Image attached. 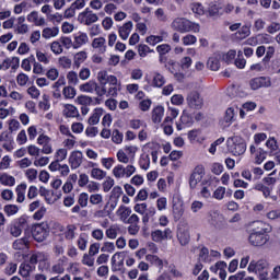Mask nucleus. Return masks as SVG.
I'll return each mask as SVG.
<instances>
[{"mask_svg": "<svg viewBox=\"0 0 280 280\" xmlns=\"http://www.w3.org/2000/svg\"><path fill=\"white\" fill-rule=\"evenodd\" d=\"M247 270L257 275L259 280H270V262L266 259L250 260Z\"/></svg>", "mask_w": 280, "mask_h": 280, "instance_id": "nucleus-1", "label": "nucleus"}, {"mask_svg": "<svg viewBox=\"0 0 280 280\" xmlns=\"http://www.w3.org/2000/svg\"><path fill=\"white\" fill-rule=\"evenodd\" d=\"M173 30L185 34L187 32H200V24L194 23L185 18H176L172 23Z\"/></svg>", "mask_w": 280, "mask_h": 280, "instance_id": "nucleus-2", "label": "nucleus"}, {"mask_svg": "<svg viewBox=\"0 0 280 280\" xmlns=\"http://www.w3.org/2000/svg\"><path fill=\"white\" fill-rule=\"evenodd\" d=\"M228 150L235 156H240L246 152V142L238 136H234L228 139Z\"/></svg>", "mask_w": 280, "mask_h": 280, "instance_id": "nucleus-3", "label": "nucleus"}, {"mask_svg": "<svg viewBox=\"0 0 280 280\" xmlns=\"http://www.w3.org/2000/svg\"><path fill=\"white\" fill-rule=\"evenodd\" d=\"M135 172H137V167H135V165L132 164H129L127 166L118 164L113 168L112 174L118 180H121V178H130V176H132Z\"/></svg>", "mask_w": 280, "mask_h": 280, "instance_id": "nucleus-4", "label": "nucleus"}, {"mask_svg": "<svg viewBox=\"0 0 280 280\" xmlns=\"http://www.w3.org/2000/svg\"><path fill=\"white\" fill-rule=\"evenodd\" d=\"M31 233L35 242H45L49 237V225L47 223L36 224L32 228Z\"/></svg>", "mask_w": 280, "mask_h": 280, "instance_id": "nucleus-5", "label": "nucleus"}, {"mask_svg": "<svg viewBox=\"0 0 280 280\" xmlns=\"http://www.w3.org/2000/svg\"><path fill=\"white\" fill-rule=\"evenodd\" d=\"M177 240L180 246H187L191 240L189 234V224L187 221H180L177 225Z\"/></svg>", "mask_w": 280, "mask_h": 280, "instance_id": "nucleus-6", "label": "nucleus"}, {"mask_svg": "<svg viewBox=\"0 0 280 280\" xmlns=\"http://www.w3.org/2000/svg\"><path fill=\"white\" fill-rule=\"evenodd\" d=\"M205 178V166L198 165L194 168L192 173L189 176V187L190 189H196L198 184Z\"/></svg>", "mask_w": 280, "mask_h": 280, "instance_id": "nucleus-7", "label": "nucleus"}, {"mask_svg": "<svg viewBox=\"0 0 280 280\" xmlns=\"http://www.w3.org/2000/svg\"><path fill=\"white\" fill-rule=\"evenodd\" d=\"M209 222L219 231L226 229V219H224V215H222V213L219 211L209 212Z\"/></svg>", "mask_w": 280, "mask_h": 280, "instance_id": "nucleus-8", "label": "nucleus"}, {"mask_svg": "<svg viewBox=\"0 0 280 280\" xmlns=\"http://www.w3.org/2000/svg\"><path fill=\"white\" fill-rule=\"evenodd\" d=\"M98 19L97 14L89 11V9L78 15V21L82 25H93V23H97Z\"/></svg>", "mask_w": 280, "mask_h": 280, "instance_id": "nucleus-9", "label": "nucleus"}, {"mask_svg": "<svg viewBox=\"0 0 280 280\" xmlns=\"http://www.w3.org/2000/svg\"><path fill=\"white\" fill-rule=\"evenodd\" d=\"M186 102L190 108H196L199 110V108H202V97H200V93L194 91L190 92L187 97Z\"/></svg>", "mask_w": 280, "mask_h": 280, "instance_id": "nucleus-10", "label": "nucleus"}, {"mask_svg": "<svg viewBox=\"0 0 280 280\" xmlns=\"http://www.w3.org/2000/svg\"><path fill=\"white\" fill-rule=\"evenodd\" d=\"M153 242H163L165 240H172V230L170 228L164 231L155 230L151 233Z\"/></svg>", "mask_w": 280, "mask_h": 280, "instance_id": "nucleus-11", "label": "nucleus"}, {"mask_svg": "<svg viewBox=\"0 0 280 280\" xmlns=\"http://www.w3.org/2000/svg\"><path fill=\"white\" fill-rule=\"evenodd\" d=\"M270 84H271L270 78L268 77H259V78L252 79L249 81V86L250 89H253V91H257V89H261V86L268 88L270 86Z\"/></svg>", "mask_w": 280, "mask_h": 280, "instance_id": "nucleus-12", "label": "nucleus"}, {"mask_svg": "<svg viewBox=\"0 0 280 280\" xmlns=\"http://www.w3.org/2000/svg\"><path fill=\"white\" fill-rule=\"evenodd\" d=\"M237 113H240L238 107H230L225 110L222 124H225L224 126H231L233 121H235V117H237Z\"/></svg>", "mask_w": 280, "mask_h": 280, "instance_id": "nucleus-13", "label": "nucleus"}, {"mask_svg": "<svg viewBox=\"0 0 280 280\" xmlns=\"http://www.w3.org/2000/svg\"><path fill=\"white\" fill-rule=\"evenodd\" d=\"M249 242L253 246H264L268 242V236L264 233L254 232L249 235Z\"/></svg>", "mask_w": 280, "mask_h": 280, "instance_id": "nucleus-14", "label": "nucleus"}, {"mask_svg": "<svg viewBox=\"0 0 280 280\" xmlns=\"http://www.w3.org/2000/svg\"><path fill=\"white\" fill-rule=\"evenodd\" d=\"M185 214V206L182 200L173 201V218L175 222H178Z\"/></svg>", "mask_w": 280, "mask_h": 280, "instance_id": "nucleus-15", "label": "nucleus"}, {"mask_svg": "<svg viewBox=\"0 0 280 280\" xmlns=\"http://www.w3.org/2000/svg\"><path fill=\"white\" fill-rule=\"evenodd\" d=\"M92 48L96 50L97 54H106V38L96 37L92 42Z\"/></svg>", "mask_w": 280, "mask_h": 280, "instance_id": "nucleus-16", "label": "nucleus"}, {"mask_svg": "<svg viewBox=\"0 0 280 280\" xmlns=\"http://www.w3.org/2000/svg\"><path fill=\"white\" fill-rule=\"evenodd\" d=\"M254 231V233H262L266 235V233H270V231H272V226L264 221H255Z\"/></svg>", "mask_w": 280, "mask_h": 280, "instance_id": "nucleus-17", "label": "nucleus"}, {"mask_svg": "<svg viewBox=\"0 0 280 280\" xmlns=\"http://www.w3.org/2000/svg\"><path fill=\"white\" fill-rule=\"evenodd\" d=\"M95 163L91 164V167H93L90 172L91 178H94V180H104L106 178V171L95 167Z\"/></svg>", "mask_w": 280, "mask_h": 280, "instance_id": "nucleus-18", "label": "nucleus"}, {"mask_svg": "<svg viewBox=\"0 0 280 280\" xmlns=\"http://www.w3.org/2000/svg\"><path fill=\"white\" fill-rule=\"evenodd\" d=\"M220 60H222V55L215 54L214 56L210 57L208 60V68L211 71H219L220 70Z\"/></svg>", "mask_w": 280, "mask_h": 280, "instance_id": "nucleus-19", "label": "nucleus"}, {"mask_svg": "<svg viewBox=\"0 0 280 280\" xmlns=\"http://www.w3.org/2000/svg\"><path fill=\"white\" fill-rule=\"evenodd\" d=\"M116 213L120 222H124V224H126V222H128V218H130V213H132V210H130V208L126 206H120Z\"/></svg>", "mask_w": 280, "mask_h": 280, "instance_id": "nucleus-20", "label": "nucleus"}, {"mask_svg": "<svg viewBox=\"0 0 280 280\" xmlns=\"http://www.w3.org/2000/svg\"><path fill=\"white\" fill-rule=\"evenodd\" d=\"M14 250H25L30 246V237L24 236L22 238H18L13 242Z\"/></svg>", "mask_w": 280, "mask_h": 280, "instance_id": "nucleus-21", "label": "nucleus"}, {"mask_svg": "<svg viewBox=\"0 0 280 280\" xmlns=\"http://www.w3.org/2000/svg\"><path fill=\"white\" fill-rule=\"evenodd\" d=\"M130 32H132V22H126L122 26L119 27L118 33L122 40H127L128 36H130Z\"/></svg>", "mask_w": 280, "mask_h": 280, "instance_id": "nucleus-22", "label": "nucleus"}, {"mask_svg": "<svg viewBox=\"0 0 280 280\" xmlns=\"http://www.w3.org/2000/svg\"><path fill=\"white\" fill-rule=\"evenodd\" d=\"M164 84H165V77L160 72H153L151 86H154L155 89H161V86H163Z\"/></svg>", "mask_w": 280, "mask_h": 280, "instance_id": "nucleus-23", "label": "nucleus"}, {"mask_svg": "<svg viewBox=\"0 0 280 280\" xmlns=\"http://www.w3.org/2000/svg\"><path fill=\"white\" fill-rule=\"evenodd\" d=\"M167 38V32L162 31L160 35H150L147 37V43L149 45H158V43H163Z\"/></svg>", "mask_w": 280, "mask_h": 280, "instance_id": "nucleus-24", "label": "nucleus"}, {"mask_svg": "<svg viewBox=\"0 0 280 280\" xmlns=\"http://www.w3.org/2000/svg\"><path fill=\"white\" fill-rule=\"evenodd\" d=\"M86 43H89V35H86V33H78L77 35H74V49H78V47H82V45H86Z\"/></svg>", "mask_w": 280, "mask_h": 280, "instance_id": "nucleus-25", "label": "nucleus"}, {"mask_svg": "<svg viewBox=\"0 0 280 280\" xmlns=\"http://www.w3.org/2000/svg\"><path fill=\"white\" fill-rule=\"evenodd\" d=\"M163 115H165V108H163V106L155 107L152 112L153 124H161L163 120Z\"/></svg>", "mask_w": 280, "mask_h": 280, "instance_id": "nucleus-26", "label": "nucleus"}, {"mask_svg": "<svg viewBox=\"0 0 280 280\" xmlns=\"http://www.w3.org/2000/svg\"><path fill=\"white\" fill-rule=\"evenodd\" d=\"M145 261L151 264V266H155V268H159V270H163V259H161L156 255H147L145 256Z\"/></svg>", "mask_w": 280, "mask_h": 280, "instance_id": "nucleus-27", "label": "nucleus"}, {"mask_svg": "<svg viewBox=\"0 0 280 280\" xmlns=\"http://www.w3.org/2000/svg\"><path fill=\"white\" fill-rule=\"evenodd\" d=\"M266 147L272 156H277V153L279 152V144L277 143V139L269 138L266 142Z\"/></svg>", "mask_w": 280, "mask_h": 280, "instance_id": "nucleus-28", "label": "nucleus"}, {"mask_svg": "<svg viewBox=\"0 0 280 280\" xmlns=\"http://www.w3.org/2000/svg\"><path fill=\"white\" fill-rule=\"evenodd\" d=\"M27 189V184H20L15 188V194L18 196L16 202H25V191Z\"/></svg>", "mask_w": 280, "mask_h": 280, "instance_id": "nucleus-29", "label": "nucleus"}, {"mask_svg": "<svg viewBox=\"0 0 280 280\" xmlns=\"http://www.w3.org/2000/svg\"><path fill=\"white\" fill-rule=\"evenodd\" d=\"M79 165H82V152L74 151L71 154V167L72 170H77Z\"/></svg>", "mask_w": 280, "mask_h": 280, "instance_id": "nucleus-30", "label": "nucleus"}, {"mask_svg": "<svg viewBox=\"0 0 280 280\" xmlns=\"http://www.w3.org/2000/svg\"><path fill=\"white\" fill-rule=\"evenodd\" d=\"M0 183L7 187H14L16 179L12 175L2 174L0 175Z\"/></svg>", "mask_w": 280, "mask_h": 280, "instance_id": "nucleus-31", "label": "nucleus"}, {"mask_svg": "<svg viewBox=\"0 0 280 280\" xmlns=\"http://www.w3.org/2000/svg\"><path fill=\"white\" fill-rule=\"evenodd\" d=\"M66 264H67V257L59 259L58 262L52 266L51 271L55 272V275H62V272H65Z\"/></svg>", "mask_w": 280, "mask_h": 280, "instance_id": "nucleus-32", "label": "nucleus"}, {"mask_svg": "<svg viewBox=\"0 0 280 280\" xmlns=\"http://www.w3.org/2000/svg\"><path fill=\"white\" fill-rule=\"evenodd\" d=\"M116 159L118 163H122L124 165H128V163H130V155L125 152L124 149L118 150L116 153Z\"/></svg>", "mask_w": 280, "mask_h": 280, "instance_id": "nucleus-33", "label": "nucleus"}, {"mask_svg": "<svg viewBox=\"0 0 280 280\" xmlns=\"http://www.w3.org/2000/svg\"><path fill=\"white\" fill-rule=\"evenodd\" d=\"M266 156H268V152L264 149H258L255 154L254 163H256V165H261V163L266 161Z\"/></svg>", "mask_w": 280, "mask_h": 280, "instance_id": "nucleus-34", "label": "nucleus"}, {"mask_svg": "<svg viewBox=\"0 0 280 280\" xmlns=\"http://www.w3.org/2000/svg\"><path fill=\"white\" fill-rule=\"evenodd\" d=\"M139 165L141 167V170H144V171L150 170V154H148V153L141 154L140 160H139Z\"/></svg>", "mask_w": 280, "mask_h": 280, "instance_id": "nucleus-35", "label": "nucleus"}, {"mask_svg": "<svg viewBox=\"0 0 280 280\" xmlns=\"http://www.w3.org/2000/svg\"><path fill=\"white\" fill-rule=\"evenodd\" d=\"M219 56H221V59L229 65V62H233V60H235L237 52L235 50H230L226 54L221 52Z\"/></svg>", "mask_w": 280, "mask_h": 280, "instance_id": "nucleus-36", "label": "nucleus"}, {"mask_svg": "<svg viewBox=\"0 0 280 280\" xmlns=\"http://www.w3.org/2000/svg\"><path fill=\"white\" fill-rule=\"evenodd\" d=\"M58 27H52V28H49V27H46L43 30V33H42V36L43 38H54V36H58Z\"/></svg>", "mask_w": 280, "mask_h": 280, "instance_id": "nucleus-37", "label": "nucleus"}, {"mask_svg": "<svg viewBox=\"0 0 280 280\" xmlns=\"http://www.w3.org/2000/svg\"><path fill=\"white\" fill-rule=\"evenodd\" d=\"M95 89H97V83H95V81H89L88 83L80 85V90L84 93H93Z\"/></svg>", "mask_w": 280, "mask_h": 280, "instance_id": "nucleus-38", "label": "nucleus"}, {"mask_svg": "<svg viewBox=\"0 0 280 280\" xmlns=\"http://www.w3.org/2000/svg\"><path fill=\"white\" fill-rule=\"evenodd\" d=\"M168 272L174 277V279H183L185 277V273H183L178 268H176V265L172 264L168 266Z\"/></svg>", "mask_w": 280, "mask_h": 280, "instance_id": "nucleus-39", "label": "nucleus"}, {"mask_svg": "<svg viewBox=\"0 0 280 280\" xmlns=\"http://www.w3.org/2000/svg\"><path fill=\"white\" fill-rule=\"evenodd\" d=\"M103 110L97 108L94 110L93 115L89 118V124L91 126H95L96 124H100V117H102Z\"/></svg>", "mask_w": 280, "mask_h": 280, "instance_id": "nucleus-40", "label": "nucleus"}, {"mask_svg": "<svg viewBox=\"0 0 280 280\" xmlns=\"http://www.w3.org/2000/svg\"><path fill=\"white\" fill-rule=\"evenodd\" d=\"M117 233H119V228H117V225H110L105 232L108 240H117Z\"/></svg>", "mask_w": 280, "mask_h": 280, "instance_id": "nucleus-41", "label": "nucleus"}, {"mask_svg": "<svg viewBox=\"0 0 280 280\" xmlns=\"http://www.w3.org/2000/svg\"><path fill=\"white\" fill-rule=\"evenodd\" d=\"M102 187L103 191H105V194H108V191H110V189L115 187V179H113V177L110 176L106 177V180L102 184Z\"/></svg>", "mask_w": 280, "mask_h": 280, "instance_id": "nucleus-42", "label": "nucleus"}, {"mask_svg": "<svg viewBox=\"0 0 280 280\" xmlns=\"http://www.w3.org/2000/svg\"><path fill=\"white\" fill-rule=\"evenodd\" d=\"M82 265L93 268L95 266V258L91 254H84L82 258Z\"/></svg>", "mask_w": 280, "mask_h": 280, "instance_id": "nucleus-43", "label": "nucleus"}, {"mask_svg": "<svg viewBox=\"0 0 280 280\" xmlns=\"http://www.w3.org/2000/svg\"><path fill=\"white\" fill-rule=\"evenodd\" d=\"M3 211L7 215H16L19 213V206L16 205H7L3 208Z\"/></svg>", "mask_w": 280, "mask_h": 280, "instance_id": "nucleus-44", "label": "nucleus"}, {"mask_svg": "<svg viewBox=\"0 0 280 280\" xmlns=\"http://www.w3.org/2000/svg\"><path fill=\"white\" fill-rule=\"evenodd\" d=\"M256 39L258 45H268L270 44L271 37L270 35L266 34V33H261L256 35Z\"/></svg>", "mask_w": 280, "mask_h": 280, "instance_id": "nucleus-45", "label": "nucleus"}, {"mask_svg": "<svg viewBox=\"0 0 280 280\" xmlns=\"http://www.w3.org/2000/svg\"><path fill=\"white\" fill-rule=\"evenodd\" d=\"M190 10L194 12V14H199V16H202V14H205V8L201 3L198 2L191 3Z\"/></svg>", "mask_w": 280, "mask_h": 280, "instance_id": "nucleus-46", "label": "nucleus"}, {"mask_svg": "<svg viewBox=\"0 0 280 280\" xmlns=\"http://www.w3.org/2000/svg\"><path fill=\"white\" fill-rule=\"evenodd\" d=\"M33 267L30 264H24L20 266V275L21 277L27 278L30 277V272H32Z\"/></svg>", "mask_w": 280, "mask_h": 280, "instance_id": "nucleus-47", "label": "nucleus"}, {"mask_svg": "<svg viewBox=\"0 0 280 280\" xmlns=\"http://www.w3.org/2000/svg\"><path fill=\"white\" fill-rule=\"evenodd\" d=\"M84 60H86V52L81 51L74 55V67H77V69L80 67V65H82V62H84Z\"/></svg>", "mask_w": 280, "mask_h": 280, "instance_id": "nucleus-48", "label": "nucleus"}, {"mask_svg": "<svg viewBox=\"0 0 280 280\" xmlns=\"http://www.w3.org/2000/svg\"><path fill=\"white\" fill-rule=\"evenodd\" d=\"M112 140L114 143H117L119 145V143L124 141V133L115 129L112 133Z\"/></svg>", "mask_w": 280, "mask_h": 280, "instance_id": "nucleus-49", "label": "nucleus"}, {"mask_svg": "<svg viewBox=\"0 0 280 280\" xmlns=\"http://www.w3.org/2000/svg\"><path fill=\"white\" fill-rule=\"evenodd\" d=\"M224 194H226V188L220 186L214 190L213 198H215V200H223Z\"/></svg>", "mask_w": 280, "mask_h": 280, "instance_id": "nucleus-50", "label": "nucleus"}, {"mask_svg": "<svg viewBox=\"0 0 280 280\" xmlns=\"http://www.w3.org/2000/svg\"><path fill=\"white\" fill-rule=\"evenodd\" d=\"M138 54L139 56H141V58H145V56H148V54H152V49H150V47L148 45H139L138 47Z\"/></svg>", "mask_w": 280, "mask_h": 280, "instance_id": "nucleus-51", "label": "nucleus"}, {"mask_svg": "<svg viewBox=\"0 0 280 280\" xmlns=\"http://www.w3.org/2000/svg\"><path fill=\"white\" fill-rule=\"evenodd\" d=\"M90 202L91 205H102V202H104V197L102 194H93L90 196Z\"/></svg>", "mask_w": 280, "mask_h": 280, "instance_id": "nucleus-52", "label": "nucleus"}, {"mask_svg": "<svg viewBox=\"0 0 280 280\" xmlns=\"http://www.w3.org/2000/svg\"><path fill=\"white\" fill-rule=\"evenodd\" d=\"M200 132L198 130H191L188 132L189 141H197L198 143H202V139L199 138Z\"/></svg>", "mask_w": 280, "mask_h": 280, "instance_id": "nucleus-53", "label": "nucleus"}, {"mask_svg": "<svg viewBox=\"0 0 280 280\" xmlns=\"http://www.w3.org/2000/svg\"><path fill=\"white\" fill-rule=\"evenodd\" d=\"M101 163L105 170H110L113 167V165H115V159L104 158L101 160Z\"/></svg>", "mask_w": 280, "mask_h": 280, "instance_id": "nucleus-54", "label": "nucleus"}, {"mask_svg": "<svg viewBox=\"0 0 280 280\" xmlns=\"http://www.w3.org/2000/svg\"><path fill=\"white\" fill-rule=\"evenodd\" d=\"M102 253H115V243L105 242L101 248Z\"/></svg>", "mask_w": 280, "mask_h": 280, "instance_id": "nucleus-55", "label": "nucleus"}, {"mask_svg": "<svg viewBox=\"0 0 280 280\" xmlns=\"http://www.w3.org/2000/svg\"><path fill=\"white\" fill-rule=\"evenodd\" d=\"M236 36H238V38H247V36H250V27H241L240 31L236 33Z\"/></svg>", "mask_w": 280, "mask_h": 280, "instance_id": "nucleus-56", "label": "nucleus"}, {"mask_svg": "<svg viewBox=\"0 0 280 280\" xmlns=\"http://www.w3.org/2000/svg\"><path fill=\"white\" fill-rule=\"evenodd\" d=\"M243 52L242 50L238 51V57L235 60V66L237 67V69H244V67H246V59H244Z\"/></svg>", "mask_w": 280, "mask_h": 280, "instance_id": "nucleus-57", "label": "nucleus"}, {"mask_svg": "<svg viewBox=\"0 0 280 280\" xmlns=\"http://www.w3.org/2000/svg\"><path fill=\"white\" fill-rule=\"evenodd\" d=\"M156 209L160 211H165V209H167V199L165 197H161L158 199Z\"/></svg>", "mask_w": 280, "mask_h": 280, "instance_id": "nucleus-58", "label": "nucleus"}, {"mask_svg": "<svg viewBox=\"0 0 280 280\" xmlns=\"http://www.w3.org/2000/svg\"><path fill=\"white\" fill-rule=\"evenodd\" d=\"M205 207V203L202 201H192L190 205V211L192 213H198L202 208Z\"/></svg>", "mask_w": 280, "mask_h": 280, "instance_id": "nucleus-59", "label": "nucleus"}, {"mask_svg": "<svg viewBox=\"0 0 280 280\" xmlns=\"http://www.w3.org/2000/svg\"><path fill=\"white\" fill-rule=\"evenodd\" d=\"M171 102L175 106H182V104L185 102V97H183L182 94H175L172 96Z\"/></svg>", "mask_w": 280, "mask_h": 280, "instance_id": "nucleus-60", "label": "nucleus"}, {"mask_svg": "<svg viewBox=\"0 0 280 280\" xmlns=\"http://www.w3.org/2000/svg\"><path fill=\"white\" fill-rule=\"evenodd\" d=\"M268 34H277V32H280V23L273 22L268 25L267 27Z\"/></svg>", "mask_w": 280, "mask_h": 280, "instance_id": "nucleus-61", "label": "nucleus"}, {"mask_svg": "<svg viewBox=\"0 0 280 280\" xmlns=\"http://www.w3.org/2000/svg\"><path fill=\"white\" fill-rule=\"evenodd\" d=\"M211 191H213V189L211 188V185L203 186L201 188L200 195L202 196V198L208 199L211 196Z\"/></svg>", "mask_w": 280, "mask_h": 280, "instance_id": "nucleus-62", "label": "nucleus"}, {"mask_svg": "<svg viewBox=\"0 0 280 280\" xmlns=\"http://www.w3.org/2000/svg\"><path fill=\"white\" fill-rule=\"evenodd\" d=\"M197 38L194 35H186L183 37L184 45H196Z\"/></svg>", "mask_w": 280, "mask_h": 280, "instance_id": "nucleus-63", "label": "nucleus"}, {"mask_svg": "<svg viewBox=\"0 0 280 280\" xmlns=\"http://www.w3.org/2000/svg\"><path fill=\"white\" fill-rule=\"evenodd\" d=\"M270 277L273 280H280V265L273 267Z\"/></svg>", "mask_w": 280, "mask_h": 280, "instance_id": "nucleus-64", "label": "nucleus"}]
</instances>
